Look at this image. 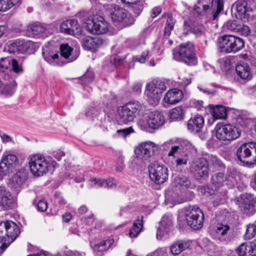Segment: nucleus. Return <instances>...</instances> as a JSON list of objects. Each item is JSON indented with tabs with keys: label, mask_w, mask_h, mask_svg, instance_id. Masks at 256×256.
<instances>
[{
	"label": "nucleus",
	"mask_w": 256,
	"mask_h": 256,
	"mask_svg": "<svg viewBox=\"0 0 256 256\" xmlns=\"http://www.w3.org/2000/svg\"><path fill=\"white\" fill-rule=\"evenodd\" d=\"M44 59L50 63L52 62V60L59 58V56L58 54H54L48 56H45L44 54Z\"/></svg>",
	"instance_id": "nucleus-61"
},
{
	"label": "nucleus",
	"mask_w": 256,
	"mask_h": 256,
	"mask_svg": "<svg viewBox=\"0 0 256 256\" xmlns=\"http://www.w3.org/2000/svg\"><path fill=\"white\" fill-rule=\"evenodd\" d=\"M244 46L243 40L233 35H224L218 38V46L222 52L235 53L242 49Z\"/></svg>",
	"instance_id": "nucleus-6"
},
{
	"label": "nucleus",
	"mask_w": 256,
	"mask_h": 256,
	"mask_svg": "<svg viewBox=\"0 0 256 256\" xmlns=\"http://www.w3.org/2000/svg\"><path fill=\"white\" fill-rule=\"evenodd\" d=\"M190 168L198 179L207 178L208 176V163L204 158H199L194 160L190 164Z\"/></svg>",
	"instance_id": "nucleus-15"
},
{
	"label": "nucleus",
	"mask_w": 256,
	"mask_h": 256,
	"mask_svg": "<svg viewBox=\"0 0 256 256\" xmlns=\"http://www.w3.org/2000/svg\"><path fill=\"white\" fill-rule=\"evenodd\" d=\"M164 122L165 118L164 114L161 112L155 111L144 116L140 120L139 124L142 126L143 129L150 128L154 130L162 126Z\"/></svg>",
	"instance_id": "nucleus-10"
},
{
	"label": "nucleus",
	"mask_w": 256,
	"mask_h": 256,
	"mask_svg": "<svg viewBox=\"0 0 256 256\" xmlns=\"http://www.w3.org/2000/svg\"><path fill=\"white\" fill-rule=\"evenodd\" d=\"M211 163L216 168L220 167L222 164L221 161L216 158H212Z\"/></svg>",
	"instance_id": "nucleus-63"
},
{
	"label": "nucleus",
	"mask_w": 256,
	"mask_h": 256,
	"mask_svg": "<svg viewBox=\"0 0 256 256\" xmlns=\"http://www.w3.org/2000/svg\"><path fill=\"white\" fill-rule=\"evenodd\" d=\"M175 21L172 16H168L167 18L166 25L165 26L164 36H168L172 30L174 28Z\"/></svg>",
	"instance_id": "nucleus-43"
},
{
	"label": "nucleus",
	"mask_w": 256,
	"mask_h": 256,
	"mask_svg": "<svg viewBox=\"0 0 256 256\" xmlns=\"http://www.w3.org/2000/svg\"><path fill=\"white\" fill-rule=\"evenodd\" d=\"M60 30L66 34L78 36L80 34L82 28L77 20H72L63 22L60 25Z\"/></svg>",
	"instance_id": "nucleus-20"
},
{
	"label": "nucleus",
	"mask_w": 256,
	"mask_h": 256,
	"mask_svg": "<svg viewBox=\"0 0 256 256\" xmlns=\"http://www.w3.org/2000/svg\"><path fill=\"white\" fill-rule=\"evenodd\" d=\"M238 29V31L236 32H239L244 36H248L250 33V28L246 25L241 26L239 24Z\"/></svg>",
	"instance_id": "nucleus-54"
},
{
	"label": "nucleus",
	"mask_w": 256,
	"mask_h": 256,
	"mask_svg": "<svg viewBox=\"0 0 256 256\" xmlns=\"http://www.w3.org/2000/svg\"><path fill=\"white\" fill-rule=\"evenodd\" d=\"M237 252L240 256H256V244L243 243L238 248Z\"/></svg>",
	"instance_id": "nucleus-26"
},
{
	"label": "nucleus",
	"mask_w": 256,
	"mask_h": 256,
	"mask_svg": "<svg viewBox=\"0 0 256 256\" xmlns=\"http://www.w3.org/2000/svg\"><path fill=\"white\" fill-rule=\"evenodd\" d=\"M98 113V110L94 108L88 110L86 112V115L87 117L92 118L96 116Z\"/></svg>",
	"instance_id": "nucleus-58"
},
{
	"label": "nucleus",
	"mask_w": 256,
	"mask_h": 256,
	"mask_svg": "<svg viewBox=\"0 0 256 256\" xmlns=\"http://www.w3.org/2000/svg\"><path fill=\"white\" fill-rule=\"evenodd\" d=\"M73 48L70 46L68 44H62L60 45V50L61 58H64L66 61L65 63H68L74 60L76 58L72 56Z\"/></svg>",
	"instance_id": "nucleus-28"
},
{
	"label": "nucleus",
	"mask_w": 256,
	"mask_h": 256,
	"mask_svg": "<svg viewBox=\"0 0 256 256\" xmlns=\"http://www.w3.org/2000/svg\"><path fill=\"white\" fill-rule=\"evenodd\" d=\"M184 116L183 109L181 106H177L170 110V118L173 120H178L182 119Z\"/></svg>",
	"instance_id": "nucleus-39"
},
{
	"label": "nucleus",
	"mask_w": 256,
	"mask_h": 256,
	"mask_svg": "<svg viewBox=\"0 0 256 256\" xmlns=\"http://www.w3.org/2000/svg\"><path fill=\"white\" fill-rule=\"evenodd\" d=\"M230 227L228 225L218 224L215 230V236L220 240H226L228 238V232Z\"/></svg>",
	"instance_id": "nucleus-34"
},
{
	"label": "nucleus",
	"mask_w": 256,
	"mask_h": 256,
	"mask_svg": "<svg viewBox=\"0 0 256 256\" xmlns=\"http://www.w3.org/2000/svg\"><path fill=\"white\" fill-rule=\"evenodd\" d=\"M19 233V228L15 222L6 221L0 223V254L8 247L6 242L10 244L14 241Z\"/></svg>",
	"instance_id": "nucleus-3"
},
{
	"label": "nucleus",
	"mask_w": 256,
	"mask_h": 256,
	"mask_svg": "<svg viewBox=\"0 0 256 256\" xmlns=\"http://www.w3.org/2000/svg\"><path fill=\"white\" fill-rule=\"evenodd\" d=\"M174 58L177 61H182L189 66H194L197 60L194 52V44L188 42L180 44L173 52Z\"/></svg>",
	"instance_id": "nucleus-5"
},
{
	"label": "nucleus",
	"mask_w": 256,
	"mask_h": 256,
	"mask_svg": "<svg viewBox=\"0 0 256 256\" xmlns=\"http://www.w3.org/2000/svg\"><path fill=\"white\" fill-rule=\"evenodd\" d=\"M27 178L26 172L24 170L16 172L12 177V180L18 184H22Z\"/></svg>",
	"instance_id": "nucleus-41"
},
{
	"label": "nucleus",
	"mask_w": 256,
	"mask_h": 256,
	"mask_svg": "<svg viewBox=\"0 0 256 256\" xmlns=\"http://www.w3.org/2000/svg\"><path fill=\"white\" fill-rule=\"evenodd\" d=\"M184 215L187 224L192 228L198 230L202 227L204 215L199 208L194 206L186 208Z\"/></svg>",
	"instance_id": "nucleus-8"
},
{
	"label": "nucleus",
	"mask_w": 256,
	"mask_h": 256,
	"mask_svg": "<svg viewBox=\"0 0 256 256\" xmlns=\"http://www.w3.org/2000/svg\"><path fill=\"white\" fill-rule=\"evenodd\" d=\"M206 28L202 24H196L192 29V32L196 36H200L205 33Z\"/></svg>",
	"instance_id": "nucleus-46"
},
{
	"label": "nucleus",
	"mask_w": 256,
	"mask_h": 256,
	"mask_svg": "<svg viewBox=\"0 0 256 256\" xmlns=\"http://www.w3.org/2000/svg\"><path fill=\"white\" fill-rule=\"evenodd\" d=\"M10 192L4 186H0V200L6 198V196H10Z\"/></svg>",
	"instance_id": "nucleus-55"
},
{
	"label": "nucleus",
	"mask_w": 256,
	"mask_h": 256,
	"mask_svg": "<svg viewBox=\"0 0 256 256\" xmlns=\"http://www.w3.org/2000/svg\"><path fill=\"white\" fill-rule=\"evenodd\" d=\"M1 161L12 170L18 165V160L16 155L10 152H5L2 158Z\"/></svg>",
	"instance_id": "nucleus-29"
},
{
	"label": "nucleus",
	"mask_w": 256,
	"mask_h": 256,
	"mask_svg": "<svg viewBox=\"0 0 256 256\" xmlns=\"http://www.w3.org/2000/svg\"><path fill=\"white\" fill-rule=\"evenodd\" d=\"M190 246L189 241L179 240L174 242L170 246V252L173 255L176 256L188 249Z\"/></svg>",
	"instance_id": "nucleus-27"
},
{
	"label": "nucleus",
	"mask_w": 256,
	"mask_h": 256,
	"mask_svg": "<svg viewBox=\"0 0 256 256\" xmlns=\"http://www.w3.org/2000/svg\"><path fill=\"white\" fill-rule=\"evenodd\" d=\"M142 110V105L137 101L130 102L118 108V122L120 124H128L134 121Z\"/></svg>",
	"instance_id": "nucleus-4"
},
{
	"label": "nucleus",
	"mask_w": 256,
	"mask_h": 256,
	"mask_svg": "<svg viewBox=\"0 0 256 256\" xmlns=\"http://www.w3.org/2000/svg\"><path fill=\"white\" fill-rule=\"evenodd\" d=\"M13 170L10 166L4 164L0 160V180H2L4 176L8 175L13 172Z\"/></svg>",
	"instance_id": "nucleus-42"
},
{
	"label": "nucleus",
	"mask_w": 256,
	"mask_h": 256,
	"mask_svg": "<svg viewBox=\"0 0 256 256\" xmlns=\"http://www.w3.org/2000/svg\"><path fill=\"white\" fill-rule=\"evenodd\" d=\"M28 159L30 170L36 176H43L55 168L56 165L52 158L40 154L30 156Z\"/></svg>",
	"instance_id": "nucleus-1"
},
{
	"label": "nucleus",
	"mask_w": 256,
	"mask_h": 256,
	"mask_svg": "<svg viewBox=\"0 0 256 256\" xmlns=\"http://www.w3.org/2000/svg\"><path fill=\"white\" fill-rule=\"evenodd\" d=\"M124 157L120 156L118 160V164L119 165V167L116 168V170L118 172H121L124 166Z\"/></svg>",
	"instance_id": "nucleus-60"
},
{
	"label": "nucleus",
	"mask_w": 256,
	"mask_h": 256,
	"mask_svg": "<svg viewBox=\"0 0 256 256\" xmlns=\"http://www.w3.org/2000/svg\"><path fill=\"white\" fill-rule=\"evenodd\" d=\"M238 26L239 24H238L236 21L229 20L224 24V27L228 30L236 32L238 31Z\"/></svg>",
	"instance_id": "nucleus-48"
},
{
	"label": "nucleus",
	"mask_w": 256,
	"mask_h": 256,
	"mask_svg": "<svg viewBox=\"0 0 256 256\" xmlns=\"http://www.w3.org/2000/svg\"><path fill=\"white\" fill-rule=\"evenodd\" d=\"M30 42L16 40L8 44L6 50L10 53L16 54L24 53L30 48Z\"/></svg>",
	"instance_id": "nucleus-21"
},
{
	"label": "nucleus",
	"mask_w": 256,
	"mask_h": 256,
	"mask_svg": "<svg viewBox=\"0 0 256 256\" xmlns=\"http://www.w3.org/2000/svg\"><path fill=\"white\" fill-rule=\"evenodd\" d=\"M256 233V226L254 224H250L247 226L246 230L244 235L245 238L250 239L252 238Z\"/></svg>",
	"instance_id": "nucleus-44"
},
{
	"label": "nucleus",
	"mask_w": 256,
	"mask_h": 256,
	"mask_svg": "<svg viewBox=\"0 0 256 256\" xmlns=\"http://www.w3.org/2000/svg\"><path fill=\"white\" fill-rule=\"evenodd\" d=\"M256 3L254 0H238L232 5L241 19L247 18L250 13L256 8Z\"/></svg>",
	"instance_id": "nucleus-16"
},
{
	"label": "nucleus",
	"mask_w": 256,
	"mask_h": 256,
	"mask_svg": "<svg viewBox=\"0 0 256 256\" xmlns=\"http://www.w3.org/2000/svg\"><path fill=\"white\" fill-rule=\"evenodd\" d=\"M166 86L163 82H150L146 85L145 94L147 100L152 104H156L160 99L162 92Z\"/></svg>",
	"instance_id": "nucleus-12"
},
{
	"label": "nucleus",
	"mask_w": 256,
	"mask_h": 256,
	"mask_svg": "<svg viewBox=\"0 0 256 256\" xmlns=\"http://www.w3.org/2000/svg\"><path fill=\"white\" fill-rule=\"evenodd\" d=\"M10 60L8 58H2L0 61V68H1L7 69L10 64Z\"/></svg>",
	"instance_id": "nucleus-56"
},
{
	"label": "nucleus",
	"mask_w": 256,
	"mask_h": 256,
	"mask_svg": "<svg viewBox=\"0 0 256 256\" xmlns=\"http://www.w3.org/2000/svg\"><path fill=\"white\" fill-rule=\"evenodd\" d=\"M27 32L30 36H45L49 34L47 26L44 24L35 23L29 25L27 28Z\"/></svg>",
	"instance_id": "nucleus-22"
},
{
	"label": "nucleus",
	"mask_w": 256,
	"mask_h": 256,
	"mask_svg": "<svg viewBox=\"0 0 256 256\" xmlns=\"http://www.w3.org/2000/svg\"><path fill=\"white\" fill-rule=\"evenodd\" d=\"M182 150L183 148L181 145L172 146L168 154V156H176V154L180 153Z\"/></svg>",
	"instance_id": "nucleus-53"
},
{
	"label": "nucleus",
	"mask_w": 256,
	"mask_h": 256,
	"mask_svg": "<svg viewBox=\"0 0 256 256\" xmlns=\"http://www.w3.org/2000/svg\"><path fill=\"white\" fill-rule=\"evenodd\" d=\"M239 206L246 214H252L256 211V197L250 194H242L239 200Z\"/></svg>",
	"instance_id": "nucleus-17"
},
{
	"label": "nucleus",
	"mask_w": 256,
	"mask_h": 256,
	"mask_svg": "<svg viewBox=\"0 0 256 256\" xmlns=\"http://www.w3.org/2000/svg\"><path fill=\"white\" fill-rule=\"evenodd\" d=\"M14 6L8 0H0V11L6 12Z\"/></svg>",
	"instance_id": "nucleus-50"
},
{
	"label": "nucleus",
	"mask_w": 256,
	"mask_h": 256,
	"mask_svg": "<svg viewBox=\"0 0 256 256\" xmlns=\"http://www.w3.org/2000/svg\"><path fill=\"white\" fill-rule=\"evenodd\" d=\"M194 12L198 16H206L208 17H212V12L208 10V8L202 6V4H200L198 2L194 8Z\"/></svg>",
	"instance_id": "nucleus-40"
},
{
	"label": "nucleus",
	"mask_w": 256,
	"mask_h": 256,
	"mask_svg": "<svg viewBox=\"0 0 256 256\" xmlns=\"http://www.w3.org/2000/svg\"><path fill=\"white\" fill-rule=\"evenodd\" d=\"M84 28L93 34H102L108 30V24L100 16H96L92 18H87L84 22Z\"/></svg>",
	"instance_id": "nucleus-9"
},
{
	"label": "nucleus",
	"mask_w": 256,
	"mask_h": 256,
	"mask_svg": "<svg viewBox=\"0 0 256 256\" xmlns=\"http://www.w3.org/2000/svg\"><path fill=\"white\" fill-rule=\"evenodd\" d=\"M3 79L5 80L10 79V83L6 82L4 84V86L2 90L1 93L6 96L12 95L15 91L16 86V82L12 78H10L7 74H4Z\"/></svg>",
	"instance_id": "nucleus-30"
},
{
	"label": "nucleus",
	"mask_w": 256,
	"mask_h": 256,
	"mask_svg": "<svg viewBox=\"0 0 256 256\" xmlns=\"http://www.w3.org/2000/svg\"><path fill=\"white\" fill-rule=\"evenodd\" d=\"M102 44V40L98 37L86 36L82 38V44L85 50L94 51Z\"/></svg>",
	"instance_id": "nucleus-25"
},
{
	"label": "nucleus",
	"mask_w": 256,
	"mask_h": 256,
	"mask_svg": "<svg viewBox=\"0 0 256 256\" xmlns=\"http://www.w3.org/2000/svg\"><path fill=\"white\" fill-rule=\"evenodd\" d=\"M158 148V144L148 141L138 144L135 148L134 154L138 160L143 162H148L154 158Z\"/></svg>",
	"instance_id": "nucleus-7"
},
{
	"label": "nucleus",
	"mask_w": 256,
	"mask_h": 256,
	"mask_svg": "<svg viewBox=\"0 0 256 256\" xmlns=\"http://www.w3.org/2000/svg\"><path fill=\"white\" fill-rule=\"evenodd\" d=\"M132 89L134 92L140 93L142 90V84L140 83L135 84L132 86Z\"/></svg>",
	"instance_id": "nucleus-64"
},
{
	"label": "nucleus",
	"mask_w": 256,
	"mask_h": 256,
	"mask_svg": "<svg viewBox=\"0 0 256 256\" xmlns=\"http://www.w3.org/2000/svg\"><path fill=\"white\" fill-rule=\"evenodd\" d=\"M172 216L164 215L160 222V226L158 228L156 238L158 240H162L168 234L172 228Z\"/></svg>",
	"instance_id": "nucleus-19"
},
{
	"label": "nucleus",
	"mask_w": 256,
	"mask_h": 256,
	"mask_svg": "<svg viewBox=\"0 0 256 256\" xmlns=\"http://www.w3.org/2000/svg\"><path fill=\"white\" fill-rule=\"evenodd\" d=\"M216 128V136L220 140H232L238 138L240 135V131L238 128L230 124L221 126L217 125Z\"/></svg>",
	"instance_id": "nucleus-11"
},
{
	"label": "nucleus",
	"mask_w": 256,
	"mask_h": 256,
	"mask_svg": "<svg viewBox=\"0 0 256 256\" xmlns=\"http://www.w3.org/2000/svg\"><path fill=\"white\" fill-rule=\"evenodd\" d=\"M48 206V202L46 201L43 200H39L37 204V207L38 210L42 212L46 211L47 210Z\"/></svg>",
	"instance_id": "nucleus-57"
},
{
	"label": "nucleus",
	"mask_w": 256,
	"mask_h": 256,
	"mask_svg": "<svg viewBox=\"0 0 256 256\" xmlns=\"http://www.w3.org/2000/svg\"><path fill=\"white\" fill-rule=\"evenodd\" d=\"M0 207L4 210L12 209L15 207V202L12 194L0 200Z\"/></svg>",
	"instance_id": "nucleus-36"
},
{
	"label": "nucleus",
	"mask_w": 256,
	"mask_h": 256,
	"mask_svg": "<svg viewBox=\"0 0 256 256\" xmlns=\"http://www.w3.org/2000/svg\"><path fill=\"white\" fill-rule=\"evenodd\" d=\"M106 13L112 20L121 28L132 25L134 22V18L124 8L115 4L106 5Z\"/></svg>",
	"instance_id": "nucleus-2"
},
{
	"label": "nucleus",
	"mask_w": 256,
	"mask_h": 256,
	"mask_svg": "<svg viewBox=\"0 0 256 256\" xmlns=\"http://www.w3.org/2000/svg\"><path fill=\"white\" fill-rule=\"evenodd\" d=\"M138 48H140L142 50V54L140 56H138L134 57V59L135 61L140 62V63H144L148 56V51L146 46L144 43L141 46L138 45L136 46Z\"/></svg>",
	"instance_id": "nucleus-38"
},
{
	"label": "nucleus",
	"mask_w": 256,
	"mask_h": 256,
	"mask_svg": "<svg viewBox=\"0 0 256 256\" xmlns=\"http://www.w3.org/2000/svg\"><path fill=\"white\" fill-rule=\"evenodd\" d=\"M11 62L12 68L14 72L17 74H20L22 72V66L18 64L16 60L12 59Z\"/></svg>",
	"instance_id": "nucleus-52"
},
{
	"label": "nucleus",
	"mask_w": 256,
	"mask_h": 256,
	"mask_svg": "<svg viewBox=\"0 0 256 256\" xmlns=\"http://www.w3.org/2000/svg\"><path fill=\"white\" fill-rule=\"evenodd\" d=\"M143 227V216H138L134 222L132 228L128 233V236L131 238L136 237L141 232Z\"/></svg>",
	"instance_id": "nucleus-32"
},
{
	"label": "nucleus",
	"mask_w": 256,
	"mask_h": 256,
	"mask_svg": "<svg viewBox=\"0 0 256 256\" xmlns=\"http://www.w3.org/2000/svg\"><path fill=\"white\" fill-rule=\"evenodd\" d=\"M150 178L156 184H164L168 178V169L158 164H152L149 166Z\"/></svg>",
	"instance_id": "nucleus-14"
},
{
	"label": "nucleus",
	"mask_w": 256,
	"mask_h": 256,
	"mask_svg": "<svg viewBox=\"0 0 256 256\" xmlns=\"http://www.w3.org/2000/svg\"><path fill=\"white\" fill-rule=\"evenodd\" d=\"M210 106V112L214 120L225 119L226 118L227 112L225 107L222 106Z\"/></svg>",
	"instance_id": "nucleus-33"
},
{
	"label": "nucleus",
	"mask_w": 256,
	"mask_h": 256,
	"mask_svg": "<svg viewBox=\"0 0 256 256\" xmlns=\"http://www.w3.org/2000/svg\"><path fill=\"white\" fill-rule=\"evenodd\" d=\"M222 69L227 70L230 68L231 60L228 58H224L218 60Z\"/></svg>",
	"instance_id": "nucleus-47"
},
{
	"label": "nucleus",
	"mask_w": 256,
	"mask_h": 256,
	"mask_svg": "<svg viewBox=\"0 0 256 256\" xmlns=\"http://www.w3.org/2000/svg\"><path fill=\"white\" fill-rule=\"evenodd\" d=\"M204 124L203 117L200 115H196L189 120L187 126L190 132L197 133L202 130Z\"/></svg>",
	"instance_id": "nucleus-23"
},
{
	"label": "nucleus",
	"mask_w": 256,
	"mask_h": 256,
	"mask_svg": "<svg viewBox=\"0 0 256 256\" xmlns=\"http://www.w3.org/2000/svg\"><path fill=\"white\" fill-rule=\"evenodd\" d=\"M236 71L237 74L242 79L249 80L252 77L250 67L246 63L238 64L236 67Z\"/></svg>",
	"instance_id": "nucleus-31"
},
{
	"label": "nucleus",
	"mask_w": 256,
	"mask_h": 256,
	"mask_svg": "<svg viewBox=\"0 0 256 256\" xmlns=\"http://www.w3.org/2000/svg\"><path fill=\"white\" fill-rule=\"evenodd\" d=\"M94 78V74L90 70L87 71L82 77V80L84 84H88L92 82Z\"/></svg>",
	"instance_id": "nucleus-51"
},
{
	"label": "nucleus",
	"mask_w": 256,
	"mask_h": 256,
	"mask_svg": "<svg viewBox=\"0 0 256 256\" xmlns=\"http://www.w3.org/2000/svg\"><path fill=\"white\" fill-rule=\"evenodd\" d=\"M134 132V129L130 126L128 128L118 130L116 133L120 136L126 138L128 135Z\"/></svg>",
	"instance_id": "nucleus-49"
},
{
	"label": "nucleus",
	"mask_w": 256,
	"mask_h": 256,
	"mask_svg": "<svg viewBox=\"0 0 256 256\" xmlns=\"http://www.w3.org/2000/svg\"><path fill=\"white\" fill-rule=\"evenodd\" d=\"M116 186V181L112 178L104 180V188H112Z\"/></svg>",
	"instance_id": "nucleus-59"
},
{
	"label": "nucleus",
	"mask_w": 256,
	"mask_h": 256,
	"mask_svg": "<svg viewBox=\"0 0 256 256\" xmlns=\"http://www.w3.org/2000/svg\"><path fill=\"white\" fill-rule=\"evenodd\" d=\"M183 98V92L176 88L169 90L165 94L164 100L168 104H174Z\"/></svg>",
	"instance_id": "nucleus-24"
},
{
	"label": "nucleus",
	"mask_w": 256,
	"mask_h": 256,
	"mask_svg": "<svg viewBox=\"0 0 256 256\" xmlns=\"http://www.w3.org/2000/svg\"><path fill=\"white\" fill-rule=\"evenodd\" d=\"M237 174L236 172L230 171L225 176L222 172H218L212 176L211 182L212 188L214 190H218L224 184L230 186L234 185L236 181Z\"/></svg>",
	"instance_id": "nucleus-13"
},
{
	"label": "nucleus",
	"mask_w": 256,
	"mask_h": 256,
	"mask_svg": "<svg viewBox=\"0 0 256 256\" xmlns=\"http://www.w3.org/2000/svg\"><path fill=\"white\" fill-rule=\"evenodd\" d=\"M174 183L176 186L182 189L188 188L191 184L190 180L184 176H176L174 179Z\"/></svg>",
	"instance_id": "nucleus-37"
},
{
	"label": "nucleus",
	"mask_w": 256,
	"mask_h": 256,
	"mask_svg": "<svg viewBox=\"0 0 256 256\" xmlns=\"http://www.w3.org/2000/svg\"><path fill=\"white\" fill-rule=\"evenodd\" d=\"M114 242L112 239L108 240H103L98 244L92 242L90 245L94 251L103 252L108 250Z\"/></svg>",
	"instance_id": "nucleus-35"
},
{
	"label": "nucleus",
	"mask_w": 256,
	"mask_h": 256,
	"mask_svg": "<svg viewBox=\"0 0 256 256\" xmlns=\"http://www.w3.org/2000/svg\"><path fill=\"white\" fill-rule=\"evenodd\" d=\"M88 184L90 187L100 188L104 187V180L92 178L88 181Z\"/></svg>",
	"instance_id": "nucleus-45"
},
{
	"label": "nucleus",
	"mask_w": 256,
	"mask_h": 256,
	"mask_svg": "<svg viewBox=\"0 0 256 256\" xmlns=\"http://www.w3.org/2000/svg\"><path fill=\"white\" fill-rule=\"evenodd\" d=\"M214 0H199L198 2L202 6L208 8L212 12L213 20L216 19L220 13L223 10L224 0H215L216 5L213 4Z\"/></svg>",
	"instance_id": "nucleus-18"
},
{
	"label": "nucleus",
	"mask_w": 256,
	"mask_h": 256,
	"mask_svg": "<svg viewBox=\"0 0 256 256\" xmlns=\"http://www.w3.org/2000/svg\"><path fill=\"white\" fill-rule=\"evenodd\" d=\"M162 12V8L160 6H156L152 10L151 16L154 18L158 16Z\"/></svg>",
	"instance_id": "nucleus-62"
}]
</instances>
